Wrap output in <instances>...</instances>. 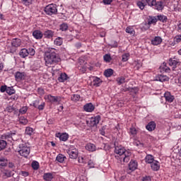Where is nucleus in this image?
<instances>
[{
    "mask_svg": "<svg viewBox=\"0 0 181 181\" xmlns=\"http://www.w3.org/2000/svg\"><path fill=\"white\" fill-rule=\"evenodd\" d=\"M115 153L117 156H115V158L121 165L124 163H128L131 160V156H132V153L131 150H127L122 146H117L115 147Z\"/></svg>",
    "mask_w": 181,
    "mask_h": 181,
    "instance_id": "obj_1",
    "label": "nucleus"
},
{
    "mask_svg": "<svg viewBox=\"0 0 181 181\" xmlns=\"http://www.w3.org/2000/svg\"><path fill=\"white\" fill-rule=\"evenodd\" d=\"M44 59L45 62V66L48 67L52 64H57V63H59L62 60L59 54H56L54 52H52V50L50 52L45 53Z\"/></svg>",
    "mask_w": 181,
    "mask_h": 181,
    "instance_id": "obj_2",
    "label": "nucleus"
},
{
    "mask_svg": "<svg viewBox=\"0 0 181 181\" xmlns=\"http://www.w3.org/2000/svg\"><path fill=\"white\" fill-rule=\"evenodd\" d=\"M146 4L148 6H152L157 11H162L163 9V3L162 1H156V0H146Z\"/></svg>",
    "mask_w": 181,
    "mask_h": 181,
    "instance_id": "obj_3",
    "label": "nucleus"
},
{
    "mask_svg": "<svg viewBox=\"0 0 181 181\" xmlns=\"http://www.w3.org/2000/svg\"><path fill=\"white\" fill-rule=\"evenodd\" d=\"M19 148V155H21V156H23L24 158H28V156H29V153H30V148L28 147L26 144H20Z\"/></svg>",
    "mask_w": 181,
    "mask_h": 181,
    "instance_id": "obj_4",
    "label": "nucleus"
},
{
    "mask_svg": "<svg viewBox=\"0 0 181 181\" xmlns=\"http://www.w3.org/2000/svg\"><path fill=\"white\" fill-rule=\"evenodd\" d=\"M45 12L47 15H56L57 13V6L56 4H49L45 8Z\"/></svg>",
    "mask_w": 181,
    "mask_h": 181,
    "instance_id": "obj_5",
    "label": "nucleus"
},
{
    "mask_svg": "<svg viewBox=\"0 0 181 181\" xmlns=\"http://www.w3.org/2000/svg\"><path fill=\"white\" fill-rule=\"evenodd\" d=\"M67 153L71 159H77L78 157V150L74 146H71L67 150Z\"/></svg>",
    "mask_w": 181,
    "mask_h": 181,
    "instance_id": "obj_6",
    "label": "nucleus"
},
{
    "mask_svg": "<svg viewBox=\"0 0 181 181\" xmlns=\"http://www.w3.org/2000/svg\"><path fill=\"white\" fill-rule=\"evenodd\" d=\"M45 99L47 100L48 103H60L62 101V97L53 96L52 95H45Z\"/></svg>",
    "mask_w": 181,
    "mask_h": 181,
    "instance_id": "obj_7",
    "label": "nucleus"
},
{
    "mask_svg": "<svg viewBox=\"0 0 181 181\" xmlns=\"http://www.w3.org/2000/svg\"><path fill=\"white\" fill-rule=\"evenodd\" d=\"M169 66H170L171 67H173V71H175V70H176V67L177 66V64H179L180 63V61H179V59H176V57L174 58H171L169 59Z\"/></svg>",
    "mask_w": 181,
    "mask_h": 181,
    "instance_id": "obj_8",
    "label": "nucleus"
},
{
    "mask_svg": "<svg viewBox=\"0 0 181 181\" xmlns=\"http://www.w3.org/2000/svg\"><path fill=\"white\" fill-rule=\"evenodd\" d=\"M164 98L166 103H173L175 101V96L170 93V92L167 91L164 93Z\"/></svg>",
    "mask_w": 181,
    "mask_h": 181,
    "instance_id": "obj_9",
    "label": "nucleus"
},
{
    "mask_svg": "<svg viewBox=\"0 0 181 181\" xmlns=\"http://www.w3.org/2000/svg\"><path fill=\"white\" fill-rule=\"evenodd\" d=\"M92 85L93 87H100L103 83V80L97 76H93Z\"/></svg>",
    "mask_w": 181,
    "mask_h": 181,
    "instance_id": "obj_10",
    "label": "nucleus"
},
{
    "mask_svg": "<svg viewBox=\"0 0 181 181\" xmlns=\"http://www.w3.org/2000/svg\"><path fill=\"white\" fill-rule=\"evenodd\" d=\"M150 165L152 170L154 172H158V170L160 169V163H159L158 160H153Z\"/></svg>",
    "mask_w": 181,
    "mask_h": 181,
    "instance_id": "obj_11",
    "label": "nucleus"
},
{
    "mask_svg": "<svg viewBox=\"0 0 181 181\" xmlns=\"http://www.w3.org/2000/svg\"><path fill=\"white\" fill-rule=\"evenodd\" d=\"M11 45L16 49V47H21L22 46V40L19 38H14L11 41Z\"/></svg>",
    "mask_w": 181,
    "mask_h": 181,
    "instance_id": "obj_12",
    "label": "nucleus"
},
{
    "mask_svg": "<svg viewBox=\"0 0 181 181\" xmlns=\"http://www.w3.org/2000/svg\"><path fill=\"white\" fill-rule=\"evenodd\" d=\"M56 137L59 138L60 141H63L64 142H66L67 139H69V134L67 133H57L56 134Z\"/></svg>",
    "mask_w": 181,
    "mask_h": 181,
    "instance_id": "obj_13",
    "label": "nucleus"
},
{
    "mask_svg": "<svg viewBox=\"0 0 181 181\" xmlns=\"http://www.w3.org/2000/svg\"><path fill=\"white\" fill-rule=\"evenodd\" d=\"M95 108V107L93 106V103H88L83 106V110L86 112H93Z\"/></svg>",
    "mask_w": 181,
    "mask_h": 181,
    "instance_id": "obj_14",
    "label": "nucleus"
},
{
    "mask_svg": "<svg viewBox=\"0 0 181 181\" xmlns=\"http://www.w3.org/2000/svg\"><path fill=\"white\" fill-rule=\"evenodd\" d=\"M100 119H101V117L100 115H97L95 117H92L90 119V124L92 127H95L97 124H99Z\"/></svg>",
    "mask_w": 181,
    "mask_h": 181,
    "instance_id": "obj_15",
    "label": "nucleus"
},
{
    "mask_svg": "<svg viewBox=\"0 0 181 181\" xmlns=\"http://www.w3.org/2000/svg\"><path fill=\"white\" fill-rule=\"evenodd\" d=\"M33 36L35 37V39L40 40L42 37H43V33L39 30H35L33 33Z\"/></svg>",
    "mask_w": 181,
    "mask_h": 181,
    "instance_id": "obj_16",
    "label": "nucleus"
},
{
    "mask_svg": "<svg viewBox=\"0 0 181 181\" xmlns=\"http://www.w3.org/2000/svg\"><path fill=\"white\" fill-rule=\"evenodd\" d=\"M138 168V163L136 160H132L129 163V170H135Z\"/></svg>",
    "mask_w": 181,
    "mask_h": 181,
    "instance_id": "obj_17",
    "label": "nucleus"
},
{
    "mask_svg": "<svg viewBox=\"0 0 181 181\" xmlns=\"http://www.w3.org/2000/svg\"><path fill=\"white\" fill-rule=\"evenodd\" d=\"M160 43H162V38L159 36L155 37L151 40V45L153 46H158V45H160Z\"/></svg>",
    "mask_w": 181,
    "mask_h": 181,
    "instance_id": "obj_18",
    "label": "nucleus"
},
{
    "mask_svg": "<svg viewBox=\"0 0 181 181\" xmlns=\"http://www.w3.org/2000/svg\"><path fill=\"white\" fill-rule=\"evenodd\" d=\"M146 128L148 131L151 132L152 131H155V128H156V124L155 122H150L146 126Z\"/></svg>",
    "mask_w": 181,
    "mask_h": 181,
    "instance_id": "obj_19",
    "label": "nucleus"
},
{
    "mask_svg": "<svg viewBox=\"0 0 181 181\" xmlns=\"http://www.w3.org/2000/svg\"><path fill=\"white\" fill-rule=\"evenodd\" d=\"M88 160H90V156H83L78 158L79 163H88Z\"/></svg>",
    "mask_w": 181,
    "mask_h": 181,
    "instance_id": "obj_20",
    "label": "nucleus"
},
{
    "mask_svg": "<svg viewBox=\"0 0 181 181\" xmlns=\"http://www.w3.org/2000/svg\"><path fill=\"white\" fill-rule=\"evenodd\" d=\"M86 151H89V152H94L96 151L97 148L94 144L88 143L86 146Z\"/></svg>",
    "mask_w": 181,
    "mask_h": 181,
    "instance_id": "obj_21",
    "label": "nucleus"
},
{
    "mask_svg": "<svg viewBox=\"0 0 181 181\" xmlns=\"http://www.w3.org/2000/svg\"><path fill=\"white\" fill-rule=\"evenodd\" d=\"M15 77L16 81H22V80H25V73L16 72Z\"/></svg>",
    "mask_w": 181,
    "mask_h": 181,
    "instance_id": "obj_22",
    "label": "nucleus"
},
{
    "mask_svg": "<svg viewBox=\"0 0 181 181\" xmlns=\"http://www.w3.org/2000/svg\"><path fill=\"white\" fill-rule=\"evenodd\" d=\"M54 177V175L52 174V173H46L43 175L44 180L46 181H52L53 180V178Z\"/></svg>",
    "mask_w": 181,
    "mask_h": 181,
    "instance_id": "obj_23",
    "label": "nucleus"
},
{
    "mask_svg": "<svg viewBox=\"0 0 181 181\" xmlns=\"http://www.w3.org/2000/svg\"><path fill=\"white\" fill-rule=\"evenodd\" d=\"M144 160L146 163H148L151 165L154 160H155V157L151 154H148L146 156Z\"/></svg>",
    "mask_w": 181,
    "mask_h": 181,
    "instance_id": "obj_24",
    "label": "nucleus"
},
{
    "mask_svg": "<svg viewBox=\"0 0 181 181\" xmlns=\"http://www.w3.org/2000/svg\"><path fill=\"white\" fill-rule=\"evenodd\" d=\"M157 81H160L161 83H163L165 81H169V77L165 75H158L156 78Z\"/></svg>",
    "mask_w": 181,
    "mask_h": 181,
    "instance_id": "obj_25",
    "label": "nucleus"
},
{
    "mask_svg": "<svg viewBox=\"0 0 181 181\" xmlns=\"http://www.w3.org/2000/svg\"><path fill=\"white\" fill-rule=\"evenodd\" d=\"M44 36L47 37V39H52V37L54 36V32L52 31V30H47L44 33Z\"/></svg>",
    "mask_w": 181,
    "mask_h": 181,
    "instance_id": "obj_26",
    "label": "nucleus"
},
{
    "mask_svg": "<svg viewBox=\"0 0 181 181\" xmlns=\"http://www.w3.org/2000/svg\"><path fill=\"white\" fill-rule=\"evenodd\" d=\"M6 50L7 53H15V52H16V48L11 44V45H6Z\"/></svg>",
    "mask_w": 181,
    "mask_h": 181,
    "instance_id": "obj_27",
    "label": "nucleus"
},
{
    "mask_svg": "<svg viewBox=\"0 0 181 181\" xmlns=\"http://www.w3.org/2000/svg\"><path fill=\"white\" fill-rule=\"evenodd\" d=\"M136 134H138V131L134 127H130L129 129V135L132 136V138H135L136 136Z\"/></svg>",
    "mask_w": 181,
    "mask_h": 181,
    "instance_id": "obj_28",
    "label": "nucleus"
},
{
    "mask_svg": "<svg viewBox=\"0 0 181 181\" xmlns=\"http://www.w3.org/2000/svg\"><path fill=\"white\" fill-rule=\"evenodd\" d=\"M19 54L21 57L25 59V57H28V56H29V52H28L27 49L23 48L20 51Z\"/></svg>",
    "mask_w": 181,
    "mask_h": 181,
    "instance_id": "obj_29",
    "label": "nucleus"
},
{
    "mask_svg": "<svg viewBox=\"0 0 181 181\" xmlns=\"http://www.w3.org/2000/svg\"><path fill=\"white\" fill-rule=\"evenodd\" d=\"M55 46H62L63 45V39L60 37H57L54 41Z\"/></svg>",
    "mask_w": 181,
    "mask_h": 181,
    "instance_id": "obj_30",
    "label": "nucleus"
},
{
    "mask_svg": "<svg viewBox=\"0 0 181 181\" xmlns=\"http://www.w3.org/2000/svg\"><path fill=\"white\" fill-rule=\"evenodd\" d=\"M136 5L138 7H139L140 9H144L145 8V6L146 5L145 4V1L144 0H138L136 2Z\"/></svg>",
    "mask_w": 181,
    "mask_h": 181,
    "instance_id": "obj_31",
    "label": "nucleus"
},
{
    "mask_svg": "<svg viewBox=\"0 0 181 181\" xmlns=\"http://www.w3.org/2000/svg\"><path fill=\"white\" fill-rule=\"evenodd\" d=\"M65 159L66 156H64V155L63 154H59L56 158V160H57V162H59V163H63Z\"/></svg>",
    "mask_w": 181,
    "mask_h": 181,
    "instance_id": "obj_32",
    "label": "nucleus"
},
{
    "mask_svg": "<svg viewBox=\"0 0 181 181\" xmlns=\"http://www.w3.org/2000/svg\"><path fill=\"white\" fill-rule=\"evenodd\" d=\"M126 33H129V35H135V30L132 26H128L126 28Z\"/></svg>",
    "mask_w": 181,
    "mask_h": 181,
    "instance_id": "obj_33",
    "label": "nucleus"
},
{
    "mask_svg": "<svg viewBox=\"0 0 181 181\" xmlns=\"http://www.w3.org/2000/svg\"><path fill=\"white\" fill-rule=\"evenodd\" d=\"M112 74H114V70L111 69H106L104 71V76H105V77H111Z\"/></svg>",
    "mask_w": 181,
    "mask_h": 181,
    "instance_id": "obj_34",
    "label": "nucleus"
},
{
    "mask_svg": "<svg viewBox=\"0 0 181 181\" xmlns=\"http://www.w3.org/2000/svg\"><path fill=\"white\" fill-rule=\"evenodd\" d=\"M38 69H40V64L39 62H35L32 66H31V70L33 71H36Z\"/></svg>",
    "mask_w": 181,
    "mask_h": 181,
    "instance_id": "obj_35",
    "label": "nucleus"
},
{
    "mask_svg": "<svg viewBox=\"0 0 181 181\" xmlns=\"http://www.w3.org/2000/svg\"><path fill=\"white\" fill-rule=\"evenodd\" d=\"M58 80L59 81H60V83L66 81V80H67V74H66L65 73L61 74L60 76L58 78Z\"/></svg>",
    "mask_w": 181,
    "mask_h": 181,
    "instance_id": "obj_36",
    "label": "nucleus"
},
{
    "mask_svg": "<svg viewBox=\"0 0 181 181\" xmlns=\"http://www.w3.org/2000/svg\"><path fill=\"white\" fill-rule=\"evenodd\" d=\"M8 165V160L4 157L0 158V166H6Z\"/></svg>",
    "mask_w": 181,
    "mask_h": 181,
    "instance_id": "obj_37",
    "label": "nucleus"
},
{
    "mask_svg": "<svg viewBox=\"0 0 181 181\" xmlns=\"http://www.w3.org/2000/svg\"><path fill=\"white\" fill-rule=\"evenodd\" d=\"M158 22V18L156 17H151L148 20V25H155Z\"/></svg>",
    "mask_w": 181,
    "mask_h": 181,
    "instance_id": "obj_38",
    "label": "nucleus"
},
{
    "mask_svg": "<svg viewBox=\"0 0 181 181\" xmlns=\"http://www.w3.org/2000/svg\"><path fill=\"white\" fill-rule=\"evenodd\" d=\"M21 4L24 5L25 6H29L30 5H32L33 0H21Z\"/></svg>",
    "mask_w": 181,
    "mask_h": 181,
    "instance_id": "obj_39",
    "label": "nucleus"
},
{
    "mask_svg": "<svg viewBox=\"0 0 181 181\" xmlns=\"http://www.w3.org/2000/svg\"><path fill=\"white\" fill-rule=\"evenodd\" d=\"M19 122L20 124H22V125H26L28 121V119H26L25 117H21L19 118Z\"/></svg>",
    "mask_w": 181,
    "mask_h": 181,
    "instance_id": "obj_40",
    "label": "nucleus"
},
{
    "mask_svg": "<svg viewBox=\"0 0 181 181\" xmlns=\"http://www.w3.org/2000/svg\"><path fill=\"white\" fill-rule=\"evenodd\" d=\"M6 141L5 140H0V151H3L6 148Z\"/></svg>",
    "mask_w": 181,
    "mask_h": 181,
    "instance_id": "obj_41",
    "label": "nucleus"
},
{
    "mask_svg": "<svg viewBox=\"0 0 181 181\" xmlns=\"http://www.w3.org/2000/svg\"><path fill=\"white\" fill-rule=\"evenodd\" d=\"M129 53H125L122 55V62H128L129 59Z\"/></svg>",
    "mask_w": 181,
    "mask_h": 181,
    "instance_id": "obj_42",
    "label": "nucleus"
},
{
    "mask_svg": "<svg viewBox=\"0 0 181 181\" xmlns=\"http://www.w3.org/2000/svg\"><path fill=\"white\" fill-rule=\"evenodd\" d=\"M117 82L119 86H121V84H124L125 83V77L124 76H120L117 78Z\"/></svg>",
    "mask_w": 181,
    "mask_h": 181,
    "instance_id": "obj_43",
    "label": "nucleus"
},
{
    "mask_svg": "<svg viewBox=\"0 0 181 181\" xmlns=\"http://www.w3.org/2000/svg\"><path fill=\"white\" fill-rule=\"evenodd\" d=\"M8 95H12V94H15V89H13V87H8L7 90L6 91Z\"/></svg>",
    "mask_w": 181,
    "mask_h": 181,
    "instance_id": "obj_44",
    "label": "nucleus"
},
{
    "mask_svg": "<svg viewBox=\"0 0 181 181\" xmlns=\"http://www.w3.org/2000/svg\"><path fill=\"white\" fill-rule=\"evenodd\" d=\"M71 101H74L75 103L80 100V95L74 94L71 97Z\"/></svg>",
    "mask_w": 181,
    "mask_h": 181,
    "instance_id": "obj_45",
    "label": "nucleus"
},
{
    "mask_svg": "<svg viewBox=\"0 0 181 181\" xmlns=\"http://www.w3.org/2000/svg\"><path fill=\"white\" fill-rule=\"evenodd\" d=\"M3 176L4 177H11V176H12V171L4 170V172H3Z\"/></svg>",
    "mask_w": 181,
    "mask_h": 181,
    "instance_id": "obj_46",
    "label": "nucleus"
},
{
    "mask_svg": "<svg viewBox=\"0 0 181 181\" xmlns=\"http://www.w3.org/2000/svg\"><path fill=\"white\" fill-rule=\"evenodd\" d=\"M67 29H69V25H67V23H64L60 25V30H62V32H66Z\"/></svg>",
    "mask_w": 181,
    "mask_h": 181,
    "instance_id": "obj_47",
    "label": "nucleus"
},
{
    "mask_svg": "<svg viewBox=\"0 0 181 181\" xmlns=\"http://www.w3.org/2000/svg\"><path fill=\"white\" fill-rule=\"evenodd\" d=\"M103 59L105 62H106V63H110V62H111L112 58H111V55L106 54L103 56Z\"/></svg>",
    "mask_w": 181,
    "mask_h": 181,
    "instance_id": "obj_48",
    "label": "nucleus"
},
{
    "mask_svg": "<svg viewBox=\"0 0 181 181\" xmlns=\"http://www.w3.org/2000/svg\"><path fill=\"white\" fill-rule=\"evenodd\" d=\"M160 69L165 73H169V71H170V68L168 67L165 63L160 66Z\"/></svg>",
    "mask_w": 181,
    "mask_h": 181,
    "instance_id": "obj_49",
    "label": "nucleus"
},
{
    "mask_svg": "<svg viewBox=\"0 0 181 181\" xmlns=\"http://www.w3.org/2000/svg\"><path fill=\"white\" fill-rule=\"evenodd\" d=\"M25 134L26 135H32V134H33V129L32 127H26Z\"/></svg>",
    "mask_w": 181,
    "mask_h": 181,
    "instance_id": "obj_50",
    "label": "nucleus"
},
{
    "mask_svg": "<svg viewBox=\"0 0 181 181\" xmlns=\"http://www.w3.org/2000/svg\"><path fill=\"white\" fill-rule=\"evenodd\" d=\"M32 168L35 170H37L39 169V163L37 161H34L32 163Z\"/></svg>",
    "mask_w": 181,
    "mask_h": 181,
    "instance_id": "obj_51",
    "label": "nucleus"
},
{
    "mask_svg": "<svg viewBox=\"0 0 181 181\" xmlns=\"http://www.w3.org/2000/svg\"><path fill=\"white\" fill-rule=\"evenodd\" d=\"M166 19H168V18H166V16H165L160 15L157 16V21L158 20V21H160L161 22H165Z\"/></svg>",
    "mask_w": 181,
    "mask_h": 181,
    "instance_id": "obj_52",
    "label": "nucleus"
},
{
    "mask_svg": "<svg viewBox=\"0 0 181 181\" xmlns=\"http://www.w3.org/2000/svg\"><path fill=\"white\" fill-rule=\"evenodd\" d=\"M180 42H181V35H176L174 37V42L175 43H180Z\"/></svg>",
    "mask_w": 181,
    "mask_h": 181,
    "instance_id": "obj_53",
    "label": "nucleus"
},
{
    "mask_svg": "<svg viewBox=\"0 0 181 181\" xmlns=\"http://www.w3.org/2000/svg\"><path fill=\"white\" fill-rule=\"evenodd\" d=\"M28 54H30V56H35V49L33 48H29L27 49Z\"/></svg>",
    "mask_w": 181,
    "mask_h": 181,
    "instance_id": "obj_54",
    "label": "nucleus"
},
{
    "mask_svg": "<svg viewBox=\"0 0 181 181\" xmlns=\"http://www.w3.org/2000/svg\"><path fill=\"white\" fill-rule=\"evenodd\" d=\"M27 111H28V107H23L22 108L20 109V114H26Z\"/></svg>",
    "mask_w": 181,
    "mask_h": 181,
    "instance_id": "obj_55",
    "label": "nucleus"
},
{
    "mask_svg": "<svg viewBox=\"0 0 181 181\" xmlns=\"http://www.w3.org/2000/svg\"><path fill=\"white\" fill-rule=\"evenodd\" d=\"M88 165L89 168H94V162H93V160H90V158H89V160L88 161Z\"/></svg>",
    "mask_w": 181,
    "mask_h": 181,
    "instance_id": "obj_56",
    "label": "nucleus"
},
{
    "mask_svg": "<svg viewBox=\"0 0 181 181\" xmlns=\"http://www.w3.org/2000/svg\"><path fill=\"white\" fill-rule=\"evenodd\" d=\"M8 88H6V86H2L0 88V91L1 93H5V91H6Z\"/></svg>",
    "mask_w": 181,
    "mask_h": 181,
    "instance_id": "obj_57",
    "label": "nucleus"
},
{
    "mask_svg": "<svg viewBox=\"0 0 181 181\" xmlns=\"http://www.w3.org/2000/svg\"><path fill=\"white\" fill-rule=\"evenodd\" d=\"M6 111H8V112H13V111H15V109H13L12 106H8L6 107Z\"/></svg>",
    "mask_w": 181,
    "mask_h": 181,
    "instance_id": "obj_58",
    "label": "nucleus"
},
{
    "mask_svg": "<svg viewBox=\"0 0 181 181\" xmlns=\"http://www.w3.org/2000/svg\"><path fill=\"white\" fill-rule=\"evenodd\" d=\"M37 108L40 111H42V110L45 108V103H42L41 105H38Z\"/></svg>",
    "mask_w": 181,
    "mask_h": 181,
    "instance_id": "obj_59",
    "label": "nucleus"
},
{
    "mask_svg": "<svg viewBox=\"0 0 181 181\" xmlns=\"http://www.w3.org/2000/svg\"><path fill=\"white\" fill-rule=\"evenodd\" d=\"M151 176H145L143 177L142 181H151Z\"/></svg>",
    "mask_w": 181,
    "mask_h": 181,
    "instance_id": "obj_60",
    "label": "nucleus"
},
{
    "mask_svg": "<svg viewBox=\"0 0 181 181\" xmlns=\"http://www.w3.org/2000/svg\"><path fill=\"white\" fill-rule=\"evenodd\" d=\"M18 95H13L10 98V100H13V101H16V100H18Z\"/></svg>",
    "mask_w": 181,
    "mask_h": 181,
    "instance_id": "obj_61",
    "label": "nucleus"
},
{
    "mask_svg": "<svg viewBox=\"0 0 181 181\" xmlns=\"http://www.w3.org/2000/svg\"><path fill=\"white\" fill-rule=\"evenodd\" d=\"M111 2H112V0H103L105 5H110Z\"/></svg>",
    "mask_w": 181,
    "mask_h": 181,
    "instance_id": "obj_62",
    "label": "nucleus"
},
{
    "mask_svg": "<svg viewBox=\"0 0 181 181\" xmlns=\"http://www.w3.org/2000/svg\"><path fill=\"white\" fill-rule=\"evenodd\" d=\"M21 175H22V176H24L25 177H26L29 176V173H28L26 171H22Z\"/></svg>",
    "mask_w": 181,
    "mask_h": 181,
    "instance_id": "obj_63",
    "label": "nucleus"
},
{
    "mask_svg": "<svg viewBox=\"0 0 181 181\" xmlns=\"http://www.w3.org/2000/svg\"><path fill=\"white\" fill-rule=\"evenodd\" d=\"M111 47H118V42L115 41L114 43L111 45Z\"/></svg>",
    "mask_w": 181,
    "mask_h": 181,
    "instance_id": "obj_64",
    "label": "nucleus"
}]
</instances>
